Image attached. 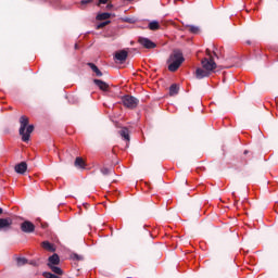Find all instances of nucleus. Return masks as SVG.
Here are the masks:
<instances>
[{
  "label": "nucleus",
  "mask_w": 278,
  "mask_h": 278,
  "mask_svg": "<svg viewBox=\"0 0 278 278\" xmlns=\"http://www.w3.org/2000/svg\"><path fill=\"white\" fill-rule=\"evenodd\" d=\"M20 124V136H22L23 142H29V138H31V134L34 132V125H29V118L27 116H22Z\"/></svg>",
  "instance_id": "f257e3e1"
},
{
  "label": "nucleus",
  "mask_w": 278,
  "mask_h": 278,
  "mask_svg": "<svg viewBox=\"0 0 278 278\" xmlns=\"http://www.w3.org/2000/svg\"><path fill=\"white\" fill-rule=\"evenodd\" d=\"M184 53H181L179 50H174L167 60L168 71H170V73H175L179 70V66L184 64Z\"/></svg>",
  "instance_id": "f03ea898"
},
{
  "label": "nucleus",
  "mask_w": 278,
  "mask_h": 278,
  "mask_svg": "<svg viewBox=\"0 0 278 278\" xmlns=\"http://www.w3.org/2000/svg\"><path fill=\"white\" fill-rule=\"evenodd\" d=\"M206 55L208 58H204L201 61L202 68L206 70L208 73H214L216 71V62H214V56L212 55V51L206 49Z\"/></svg>",
  "instance_id": "7ed1b4c3"
},
{
  "label": "nucleus",
  "mask_w": 278,
  "mask_h": 278,
  "mask_svg": "<svg viewBox=\"0 0 278 278\" xmlns=\"http://www.w3.org/2000/svg\"><path fill=\"white\" fill-rule=\"evenodd\" d=\"M122 102L125 108H128V110H135V108H138V103H140V101L134 96H124L122 98Z\"/></svg>",
  "instance_id": "20e7f679"
},
{
  "label": "nucleus",
  "mask_w": 278,
  "mask_h": 278,
  "mask_svg": "<svg viewBox=\"0 0 278 278\" xmlns=\"http://www.w3.org/2000/svg\"><path fill=\"white\" fill-rule=\"evenodd\" d=\"M21 230L24 233H34L36 231V226L34 225V223L25 220L21 224Z\"/></svg>",
  "instance_id": "39448f33"
},
{
  "label": "nucleus",
  "mask_w": 278,
  "mask_h": 278,
  "mask_svg": "<svg viewBox=\"0 0 278 278\" xmlns=\"http://www.w3.org/2000/svg\"><path fill=\"white\" fill-rule=\"evenodd\" d=\"M138 42L144 47V49H155V47H157L155 42L151 41V39L147 37H139Z\"/></svg>",
  "instance_id": "423d86ee"
},
{
  "label": "nucleus",
  "mask_w": 278,
  "mask_h": 278,
  "mask_svg": "<svg viewBox=\"0 0 278 278\" xmlns=\"http://www.w3.org/2000/svg\"><path fill=\"white\" fill-rule=\"evenodd\" d=\"M12 218H0V231H10L12 229Z\"/></svg>",
  "instance_id": "0eeeda50"
},
{
  "label": "nucleus",
  "mask_w": 278,
  "mask_h": 278,
  "mask_svg": "<svg viewBox=\"0 0 278 278\" xmlns=\"http://www.w3.org/2000/svg\"><path fill=\"white\" fill-rule=\"evenodd\" d=\"M210 75H212V73L203 67H198L195 70L197 79H204V77H210Z\"/></svg>",
  "instance_id": "6e6552de"
},
{
  "label": "nucleus",
  "mask_w": 278,
  "mask_h": 278,
  "mask_svg": "<svg viewBox=\"0 0 278 278\" xmlns=\"http://www.w3.org/2000/svg\"><path fill=\"white\" fill-rule=\"evenodd\" d=\"M127 50H121L115 53V60H117L118 62H125V60H127Z\"/></svg>",
  "instance_id": "1a4fd4ad"
},
{
  "label": "nucleus",
  "mask_w": 278,
  "mask_h": 278,
  "mask_svg": "<svg viewBox=\"0 0 278 278\" xmlns=\"http://www.w3.org/2000/svg\"><path fill=\"white\" fill-rule=\"evenodd\" d=\"M15 172L18 173V175H25V173L27 172V163L22 162L15 165Z\"/></svg>",
  "instance_id": "9d476101"
},
{
  "label": "nucleus",
  "mask_w": 278,
  "mask_h": 278,
  "mask_svg": "<svg viewBox=\"0 0 278 278\" xmlns=\"http://www.w3.org/2000/svg\"><path fill=\"white\" fill-rule=\"evenodd\" d=\"M60 264V256L58 254H53L48 258V266H58Z\"/></svg>",
  "instance_id": "9b49d317"
},
{
  "label": "nucleus",
  "mask_w": 278,
  "mask_h": 278,
  "mask_svg": "<svg viewBox=\"0 0 278 278\" xmlns=\"http://www.w3.org/2000/svg\"><path fill=\"white\" fill-rule=\"evenodd\" d=\"M93 83L96 84V86H98V88H100V90L105 91L108 90V88H110V85L101 79H94Z\"/></svg>",
  "instance_id": "f8f14e48"
},
{
  "label": "nucleus",
  "mask_w": 278,
  "mask_h": 278,
  "mask_svg": "<svg viewBox=\"0 0 278 278\" xmlns=\"http://www.w3.org/2000/svg\"><path fill=\"white\" fill-rule=\"evenodd\" d=\"M42 249H45L46 251H50V253H55V245H53L51 242L49 241H43L41 243Z\"/></svg>",
  "instance_id": "ddd939ff"
},
{
  "label": "nucleus",
  "mask_w": 278,
  "mask_h": 278,
  "mask_svg": "<svg viewBox=\"0 0 278 278\" xmlns=\"http://www.w3.org/2000/svg\"><path fill=\"white\" fill-rule=\"evenodd\" d=\"M88 66L91 68L93 73H96L97 77L103 76V73L101 72V70H99L97 65H94V63H88Z\"/></svg>",
  "instance_id": "4468645a"
},
{
  "label": "nucleus",
  "mask_w": 278,
  "mask_h": 278,
  "mask_svg": "<svg viewBox=\"0 0 278 278\" xmlns=\"http://www.w3.org/2000/svg\"><path fill=\"white\" fill-rule=\"evenodd\" d=\"M119 136H122L126 142H129V129H127V127H124L119 130Z\"/></svg>",
  "instance_id": "2eb2a0df"
},
{
  "label": "nucleus",
  "mask_w": 278,
  "mask_h": 278,
  "mask_svg": "<svg viewBox=\"0 0 278 278\" xmlns=\"http://www.w3.org/2000/svg\"><path fill=\"white\" fill-rule=\"evenodd\" d=\"M149 29H151V31H157V29H160V22L157 21H152L149 23Z\"/></svg>",
  "instance_id": "dca6fc26"
},
{
  "label": "nucleus",
  "mask_w": 278,
  "mask_h": 278,
  "mask_svg": "<svg viewBox=\"0 0 278 278\" xmlns=\"http://www.w3.org/2000/svg\"><path fill=\"white\" fill-rule=\"evenodd\" d=\"M178 93H179V86H177V84H173L169 87V94H170V97H175V94H178Z\"/></svg>",
  "instance_id": "f3484780"
},
{
  "label": "nucleus",
  "mask_w": 278,
  "mask_h": 278,
  "mask_svg": "<svg viewBox=\"0 0 278 278\" xmlns=\"http://www.w3.org/2000/svg\"><path fill=\"white\" fill-rule=\"evenodd\" d=\"M75 166H77L78 168H86V163L84 162V159L76 157Z\"/></svg>",
  "instance_id": "a211bd4d"
},
{
  "label": "nucleus",
  "mask_w": 278,
  "mask_h": 278,
  "mask_svg": "<svg viewBox=\"0 0 278 278\" xmlns=\"http://www.w3.org/2000/svg\"><path fill=\"white\" fill-rule=\"evenodd\" d=\"M49 268L52 270V273H54V275H64V271L62 270V268L55 265H52Z\"/></svg>",
  "instance_id": "6ab92c4d"
},
{
  "label": "nucleus",
  "mask_w": 278,
  "mask_h": 278,
  "mask_svg": "<svg viewBox=\"0 0 278 278\" xmlns=\"http://www.w3.org/2000/svg\"><path fill=\"white\" fill-rule=\"evenodd\" d=\"M110 13H100L97 15V21H108L110 18Z\"/></svg>",
  "instance_id": "aec40b11"
},
{
  "label": "nucleus",
  "mask_w": 278,
  "mask_h": 278,
  "mask_svg": "<svg viewBox=\"0 0 278 278\" xmlns=\"http://www.w3.org/2000/svg\"><path fill=\"white\" fill-rule=\"evenodd\" d=\"M187 27L189 28L190 34H199V33L201 31V29L199 28V26L187 25Z\"/></svg>",
  "instance_id": "412c9836"
},
{
  "label": "nucleus",
  "mask_w": 278,
  "mask_h": 278,
  "mask_svg": "<svg viewBox=\"0 0 278 278\" xmlns=\"http://www.w3.org/2000/svg\"><path fill=\"white\" fill-rule=\"evenodd\" d=\"M16 264H17V266H25V264H27V258H25V257H17L16 258Z\"/></svg>",
  "instance_id": "4be33fe9"
},
{
  "label": "nucleus",
  "mask_w": 278,
  "mask_h": 278,
  "mask_svg": "<svg viewBox=\"0 0 278 278\" xmlns=\"http://www.w3.org/2000/svg\"><path fill=\"white\" fill-rule=\"evenodd\" d=\"M43 277L46 278H61L60 276L55 275V274H52L50 271H45L43 274Z\"/></svg>",
  "instance_id": "5701e85b"
},
{
  "label": "nucleus",
  "mask_w": 278,
  "mask_h": 278,
  "mask_svg": "<svg viewBox=\"0 0 278 278\" xmlns=\"http://www.w3.org/2000/svg\"><path fill=\"white\" fill-rule=\"evenodd\" d=\"M106 25H110V21L102 22L97 25V29H103Z\"/></svg>",
  "instance_id": "b1692460"
},
{
  "label": "nucleus",
  "mask_w": 278,
  "mask_h": 278,
  "mask_svg": "<svg viewBox=\"0 0 278 278\" xmlns=\"http://www.w3.org/2000/svg\"><path fill=\"white\" fill-rule=\"evenodd\" d=\"M101 173L102 175H110V173H112V168L102 167Z\"/></svg>",
  "instance_id": "393cba45"
},
{
  "label": "nucleus",
  "mask_w": 278,
  "mask_h": 278,
  "mask_svg": "<svg viewBox=\"0 0 278 278\" xmlns=\"http://www.w3.org/2000/svg\"><path fill=\"white\" fill-rule=\"evenodd\" d=\"M88 3H92V0H81L80 5H88Z\"/></svg>",
  "instance_id": "a878e982"
},
{
  "label": "nucleus",
  "mask_w": 278,
  "mask_h": 278,
  "mask_svg": "<svg viewBox=\"0 0 278 278\" xmlns=\"http://www.w3.org/2000/svg\"><path fill=\"white\" fill-rule=\"evenodd\" d=\"M99 3L105 5V3H108V0H99Z\"/></svg>",
  "instance_id": "bb28decb"
},
{
  "label": "nucleus",
  "mask_w": 278,
  "mask_h": 278,
  "mask_svg": "<svg viewBox=\"0 0 278 278\" xmlns=\"http://www.w3.org/2000/svg\"><path fill=\"white\" fill-rule=\"evenodd\" d=\"M74 260H81V256H79L78 254H74Z\"/></svg>",
  "instance_id": "cd10ccee"
},
{
  "label": "nucleus",
  "mask_w": 278,
  "mask_h": 278,
  "mask_svg": "<svg viewBox=\"0 0 278 278\" xmlns=\"http://www.w3.org/2000/svg\"><path fill=\"white\" fill-rule=\"evenodd\" d=\"M213 54L215 55V58H218V54H216V51H213Z\"/></svg>",
  "instance_id": "c85d7f7f"
},
{
  "label": "nucleus",
  "mask_w": 278,
  "mask_h": 278,
  "mask_svg": "<svg viewBox=\"0 0 278 278\" xmlns=\"http://www.w3.org/2000/svg\"><path fill=\"white\" fill-rule=\"evenodd\" d=\"M41 227L45 229V227H47V224H42Z\"/></svg>",
  "instance_id": "c756f323"
},
{
  "label": "nucleus",
  "mask_w": 278,
  "mask_h": 278,
  "mask_svg": "<svg viewBox=\"0 0 278 278\" xmlns=\"http://www.w3.org/2000/svg\"><path fill=\"white\" fill-rule=\"evenodd\" d=\"M75 49H79V46L77 43L75 45Z\"/></svg>",
  "instance_id": "7c9ffc66"
},
{
  "label": "nucleus",
  "mask_w": 278,
  "mask_h": 278,
  "mask_svg": "<svg viewBox=\"0 0 278 278\" xmlns=\"http://www.w3.org/2000/svg\"><path fill=\"white\" fill-rule=\"evenodd\" d=\"M0 214H3V208L0 207Z\"/></svg>",
  "instance_id": "2f4dec72"
}]
</instances>
